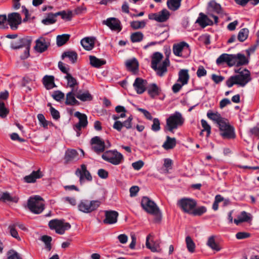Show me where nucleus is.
I'll use <instances>...</instances> for the list:
<instances>
[{"mask_svg":"<svg viewBox=\"0 0 259 259\" xmlns=\"http://www.w3.org/2000/svg\"><path fill=\"white\" fill-rule=\"evenodd\" d=\"M103 24H106L111 29L120 31L121 29L120 26V22L115 18H110L103 21Z\"/></svg>","mask_w":259,"mask_h":259,"instance_id":"412c9836","label":"nucleus"},{"mask_svg":"<svg viewBox=\"0 0 259 259\" xmlns=\"http://www.w3.org/2000/svg\"><path fill=\"white\" fill-rule=\"evenodd\" d=\"M70 37L69 34H64L59 35L57 36V45L59 47H61L66 43Z\"/></svg>","mask_w":259,"mask_h":259,"instance_id":"79ce46f5","label":"nucleus"},{"mask_svg":"<svg viewBox=\"0 0 259 259\" xmlns=\"http://www.w3.org/2000/svg\"><path fill=\"white\" fill-rule=\"evenodd\" d=\"M9 112V110L5 107V103L0 101V117L2 118L6 117Z\"/></svg>","mask_w":259,"mask_h":259,"instance_id":"603ef678","label":"nucleus"},{"mask_svg":"<svg viewBox=\"0 0 259 259\" xmlns=\"http://www.w3.org/2000/svg\"><path fill=\"white\" fill-rule=\"evenodd\" d=\"M151 237V234H149L147 236L146 238V247L151 250L152 252H157L159 251L160 249V243L158 242H152V244L149 242L150 237Z\"/></svg>","mask_w":259,"mask_h":259,"instance_id":"c756f323","label":"nucleus"},{"mask_svg":"<svg viewBox=\"0 0 259 259\" xmlns=\"http://www.w3.org/2000/svg\"><path fill=\"white\" fill-rule=\"evenodd\" d=\"M159 88L155 83L150 84L147 89L148 93L152 98H154L159 95Z\"/></svg>","mask_w":259,"mask_h":259,"instance_id":"4c0bfd02","label":"nucleus"},{"mask_svg":"<svg viewBox=\"0 0 259 259\" xmlns=\"http://www.w3.org/2000/svg\"><path fill=\"white\" fill-rule=\"evenodd\" d=\"M42 198L38 195L31 197L28 200V207L34 213L39 214L44 209L45 204L42 202Z\"/></svg>","mask_w":259,"mask_h":259,"instance_id":"0eeeda50","label":"nucleus"},{"mask_svg":"<svg viewBox=\"0 0 259 259\" xmlns=\"http://www.w3.org/2000/svg\"><path fill=\"white\" fill-rule=\"evenodd\" d=\"M1 199L4 202H17L18 198L17 197H12L10 193L8 192L3 193L1 195Z\"/></svg>","mask_w":259,"mask_h":259,"instance_id":"37998d69","label":"nucleus"},{"mask_svg":"<svg viewBox=\"0 0 259 259\" xmlns=\"http://www.w3.org/2000/svg\"><path fill=\"white\" fill-rule=\"evenodd\" d=\"M220 135L225 139H235L236 134L234 128L225 120L219 125Z\"/></svg>","mask_w":259,"mask_h":259,"instance_id":"1a4fd4ad","label":"nucleus"},{"mask_svg":"<svg viewBox=\"0 0 259 259\" xmlns=\"http://www.w3.org/2000/svg\"><path fill=\"white\" fill-rule=\"evenodd\" d=\"M166 4L168 9L175 11L180 7L181 2L179 0H167Z\"/></svg>","mask_w":259,"mask_h":259,"instance_id":"58836bf2","label":"nucleus"},{"mask_svg":"<svg viewBox=\"0 0 259 259\" xmlns=\"http://www.w3.org/2000/svg\"><path fill=\"white\" fill-rule=\"evenodd\" d=\"M105 218L103 223L105 224H113L117 222L118 213L115 210L105 211Z\"/></svg>","mask_w":259,"mask_h":259,"instance_id":"a211bd4d","label":"nucleus"},{"mask_svg":"<svg viewBox=\"0 0 259 259\" xmlns=\"http://www.w3.org/2000/svg\"><path fill=\"white\" fill-rule=\"evenodd\" d=\"M80 43L84 49L90 51L94 48V39L92 38L86 37L83 38Z\"/></svg>","mask_w":259,"mask_h":259,"instance_id":"2f4dec72","label":"nucleus"},{"mask_svg":"<svg viewBox=\"0 0 259 259\" xmlns=\"http://www.w3.org/2000/svg\"><path fill=\"white\" fill-rule=\"evenodd\" d=\"M125 65L127 69L134 73H136L139 68V63L136 58L127 60L125 62Z\"/></svg>","mask_w":259,"mask_h":259,"instance_id":"b1692460","label":"nucleus"},{"mask_svg":"<svg viewBox=\"0 0 259 259\" xmlns=\"http://www.w3.org/2000/svg\"><path fill=\"white\" fill-rule=\"evenodd\" d=\"M37 118L40 123L44 127H46L48 126V121L46 120L45 116L42 114H39L37 115Z\"/></svg>","mask_w":259,"mask_h":259,"instance_id":"774afa93","label":"nucleus"},{"mask_svg":"<svg viewBox=\"0 0 259 259\" xmlns=\"http://www.w3.org/2000/svg\"><path fill=\"white\" fill-rule=\"evenodd\" d=\"M49 226L51 229L55 230L56 232L59 234H63L66 230L71 228L69 223L57 219L50 221Z\"/></svg>","mask_w":259,"mask_h":259,"instance_id":"6e6552de","label":"nucleus"},{"mask_svg":"<svg viewBox=\"0 0 259 259\" xmlns=\"http://www.w3.org/2000/svg\"><path fill=\"white\" fill-rule=\"evenodd\" d=\"M41 240L45 243L46 248L48 249V250H50L51 249V237L47 235H44L41 237Z\"/></svg>","mask_w":259,"mask_h":259,"instance_id":"6e6d98bb","label":"nucleus"},{"mask_svg":"<svg viewBox=\"0 0 259 259\" xmlns=\"http://www.w3.org/2000/svg\"><path fill=\"white\" fill-rule=\"evenodd\" d=\"M50 112H51V115L52 116L53 118L54 119L57 120L59 118H60V113H59V111H57V110H56L52 106H51Z\"/></svg>","mask_w":259,"mask_h":259,"instance_id":"338daca9","label":"nucleus"},{"mask_svg":"<svg viewBox=\"0 0 259 259\" xmlns=\"http://www.w3.org/2000/svg\"><path fill=\"white\" fill-rule=\"evenodd\" d=\"M78 153L75 150L68 149L65 154L64 160L66 164L69 163L77 159Z\"/></svg>","mask_w":259,"mask_h":259,"instance_id":"5701e85b","label":"nucleus"},{"mask_svg":"<svg viewBox=\"0 0 259 259\" xmlns=\"http://www.w3.org/2000/svg\"><path fill=\"white\" fill-rule=\"evenodd\" d=\"M143 208L148 213L154 217V221L159 222L162 218V213L156 204L149 197L144 196L141 200Z\"/></svg>","mask_w":259,"mask_h":259,"instance_id":"7ed1b4c3","label":"nucleus"},{"mask_svg":"<svg viewBox=\"0 0 259 259\" xmlns=\"http://www.w3.org/2000/svg\"><path fill=\"white\" fill-rule=\"evenodd\" d=\"M184 119L181 113L176 112L171 114L167 119L165 128L169 132H173L174 129L183 125Z\"/></svg>","mask_w":259,"mask_h":259,"instance_id":"39448f33","label":"nucleus"},{"mask_svg":"<svg viewBox=\"0 0 259 259\" xmlns=\"http://www.w3.org/2000/svg\"><path fill=\"white\" fill-rule=\"evenodd\" d=\"M75 175L79 178V182L82 184L84 180L91 181L92 177L90 172L87 170L85 164H81L80 168H78L75 171Z\"/></svg>","mask_w":259,"mask_h":259,"instance_id":"dca6fc26","label":"nucleus"},{"mask_svg":"<svg viewBox=\"0 0 259 259\" xmlns=\"http://www.w3.org/2000/svg\"><path fill=\"white\" fill-rule=\"evenodd\" d=\"M11 235L17 239L18 240H21V238L18 235V233L16 229L15 225H11L9 226L8 228Z\"/></svg>","mask_w":259,"mask_h":259,"instance_id":"8fccbe9b","label":"nucleus"},{"mask_svg":"<svg viewBox=\"0 0 259 259\" xmlns=\"http://www.w3.org/2000/svg\"><path fill=\"white\" fill-rule=\"evenodd\" d=\"M189 79V75L188 73V70L181 69L179 72L178 82L182 83V85L187 84Z\"/></svg>","mask_w":259,"mask_h":259,"instance_id":"cd10ccee","label":"nucleus"},{"mask_svg":"<svg viewBox=\"0 0 259 259\" xmlns=\"http://www.w3.org/2000/svg\"><path fill=\"white\" fill-rule=\"evenodd\" d=\"M207 245L212 250L219 251L221 250V248L219 245L215 241V236H211L208 239Z\"/></svg>","mask_w":259,"mask_h":259,"instance_id":"e433bc0d","label":"nucleus"},{"mask_svg":"<svg viewBox=\"0 0 259 259\" xmlns=\"http://www.w3.org/2000/svg\"><path fill=\"white\" fill-rule=\"evenodd\" d=\"M144 35L141 32H136L131 35V39L133 42L141 41L143 38Z\"/></svg>","mask_w":259,"mask_h":259,"instance_id":"a18cd8bd","label":"nucleus"},{"mask_svg":"<svg viewBox=\"0 0 259 259\" xmlns=\"http://www.w3.org/2000/svg\"><path fill=\"white\" fill-rule=\"evenodd\" d=\"M102 158L113 165H118L123 160V155L117 150H108L102 155Z\"/></svg>","mask_w":259,"mask_h":259,"instance_id":"423d86ee","label":"nucleus"},{"mask_svg":"<svg viewBox=\"0 0 259 259\" xmlns=\"http://www.w3.org/2000/svg\"><path fill=\"white\" fill-rule=\"evenodd\" d=\"M235 72H238V74L231 76L226 81V85L229 88L232 87L234 84L243 87L251 80L250 73L248 70L245 69L241 71L238 70Z\"/></svg>","mask_w":259,"mask_h":259,"instance_id":"f03ea898","label":"nucleus"},{"mask_svg":"<svg viewBox=\"0 0 259 259\" xmlns=\"http://www.w3.org/2000/svg\"><path fill=\"white\" fill-rule=\"evenodd\" d=\"M133 119V118L132 115H130L128 117L127 120L124 121L123 122H122V125H123V126L125 127L127 129L131 128L132 127V121Z\"/></svg>","mask_w":259,"mask_h":259,"instance_id":"69168bd1","label":"nucleus"},{"mask_svg":"<svg viewBox=\"0 0 259 259\" xmlns=\"http://www.w3.org/2000/svg\"><path fill=\"white\" fill-rule=\"evenodd\" d=\"M31 45V40L29 41V45L27 44L25 45L24 47L25 48V50L24 51V54L21 56V58L22 59H25L27 58L29 56V50Z\"/></svg>","mask_w":259,"mask_h":259,"instance_id":"0e129e2a","label":"nucleus"},{"mask_svg":"<svg viewBox=\"0 0 259 259\" xmlns=\"http://www.w3.org/2000/svg\"><path fill=\"white\" fill-rule=\"evenodd\" d=\"M62 59L67 58L69 59L70 61L74 64L75 63L77 59V54L75 51H68L64 52L61 56Z\"/></svg>","mask_w":259,"mask_h":259,"instance_id":"473e14b6","label":"nucleus"},{"mask_svg":"<svg viewBox=\"0 0 259 259\" xmlns=\"http://www.w3.org/2000/svg\"><path fill=\"white\" fill-rule=\"evenodd\" d=\"M60 15L63 19L70 20L72 17V13L71 11L66 13L65 11L59 12L55 14V16Z\"/></svg>","mask_w":259,"mask_h":259,"instance_id":"864d4df0","label":"nucleus"},{"mask_svg":"<svg viewBox=\"0 0 259 259\" xmlns=\"http://www.w3.org/2000/svg\"><path fill=\"white\" fill-rule=\"evenodd\" d=\"M74 116L79 119V122L74 126V129L77 132V136H80L79 131L81 128L85 127L88 123L87 116L85 114L81 113L78 111H76L74 113Z\"/></svg>","mask_w":259,"mask_h":259,"instance_id":"ddd939ff","label":"nucleus"},{"mask_svg":"<svg viewBox=\"0 0 259 259\" xmlns=\"http://www.w3.org/2000/svg\"><path fill=\"white\" fill-rule=\"evenodd\" d=\"M207 116L210 119L216 122L218 125L225 120L220 114L218 112H213L211 110H209L207 113Z\"/></svg>","mask_w":259,"mask_h":259,"instance_id":"393cba45","label":"nucleus"},{"mask_svg":"<svg viewBox=\"0 0 259 259\" xmlns=\"http://www.w3.org/2000/svg\"><path fill=\"white\" fill-rule=\"evenodd\" d=\"M30 40L26 38H19L11 42V47L13 49H18L24 47L27 44L29 45Z\"/></svg>","mask_w":259,"mask_h":259,"instance_id":"4be33fe9","label":"nucleus"},{"mask_svg":"<svg viewBox=\"0 0 259 259\" xmlns=\"http://www.w3.org/2000/svg\"><path fill=\"white\" fill-rule=\"evenodd\" d=\"M176 145V140L175 138H171L169 136L166 137V140L162 145L165 150L174 148Z\"/></svg>","mask_w":259,"mask_h":259,"instance_id":"c9c22d12","label":"nucleus"},{"mask_svg":"<svg viewBox=\"0 0 259 259\" xmlns=\"http://www.w3.org/2000/svg\"><path fill=\"white\" fill-rule=\"evenodd\" d=\"M65 78L67 81V85L74 90L73 89L74 87L78 84L76 79L70 73H67V75H65Z\"/></svg>","mask_w":259,"mask_h":259,"instance_id":"a19ab883","label":"nucleus"},{"mask_svg":"<svg viewBox=\"0 0 259 259\" xmlns=\"http://www.w3.org/2000/svg\"><path fill=\"white\" fill-rule=\"evenodd\" d=\"M196 23L199 24L202 28H204L208 25L210 26L213 25L212 21L206 15H205L203 13H199V17Z\"/></svg>","mask_w":259,"mask_h":259,"instance_id":"aec40b11","label":"nucleus"},{"mask_svg":"<svg viewBox=\"0 0 259 259\" xmlns=\"http://www.w3.org/2000/svg\"><path fill=\"white\" fill-rule=\"evenodd\" d=\"M196 204V202L194 200L190 198H182L178 202V206L182 210L189 214L191 213Z\"/></svg>","mask_w":259,"mask_h":259,"instance_id":"9b49d317","label":"nucleus"},{"mask_svg":"<svg viewBox=\"0 0 259 259\" xmlns=\"http://www.w3.org/2000/svg\"><path fill=\"white\" fill-rule=\"evenodd\" d=\"M90 64L96 68H99L106 63V61L103 59H99L94 56L89 57Z\"/></svg>","mask_w":259,"mask_h":259,"instance_id":"72a5a7b5","label":"nucleus"},{"mask_svg":"<svg viewBox=\"0 0 259 259\" xmlns=\"http://www.w3.org/2000/svg\"><path fill=\"white\" fill-rule=\"evenodd\" d=\"M248 33L249 31L247 28L241 29L238 33V39L241 42L244 41L247 39Z\"/></svg>","mask_w":259,"mask_h":259,"instance_id":"c03bdc74","label":"nucleus"},{"mask_svg":"<svg viewBox=\"0 0 259 259\" xmlns=\"http://www.w3.org/2000/svg\"><path fill=\"white\" fill-rule=\"evenodd\" d=\"M169 11L164 9L157 13L149 14L148 18L150 20H155L158 22H164L169 19Z\"/></svg>","mask_w":259,"mask_h":259,"instance_id":"f8f14e48","label":"nucleus"},{"mask_svg":"<svg viewBox=\"0 0 259 259\" xmlns=\"http://www.w3.org/2000/svg\"><path fill=\"white\" fill-rule=\"evenodd\" d=\"M101 204L99 200H81L78 204L79 211L84 213H91L96 211Z\"/></svg>","mask_w":259,"mask_h":259,"instance_id":"20e7f679","label":"nucleus"},{"mask_svg":"<svg viewBox=\"0 0 259 259\" xmlns=\"http://www.w3.org/2000/svg\"><path fill=\"white\" fill-rule=\"evenodd\" d=\"M43 84L47 90H50L56 87L54 77L52 75H46L44 77Z\"/></svg>","mask_w":259,"mask_h":259,"instance_id":"bb28decb","label":"nucleus"},{"mask_svg":"<svg viewBox=\"0 0 259 259\" xmlns=\"http://www.w3.org/2000/svg\"><path fill=\"white\" fill-rule=\"evenodd\" d=\"M76 97L81 101H90L93 99V97L88 91L82 92L79 91L75 95Z\"/></svg>","mask_w":259,"mask_h":259,"instance_id":"7c9ffc66","label":"nucleus"},{"mask_svg":"<svg viewBox=\"0 0 259 259\" xmlns=\"http://www.w3.org/2000/svg\"><path fill=\"white\" fill-rule=\"evenodd\" d=\"M172 51L173 53L178 57H187L190 54L189 46L184 41L174 44Z\"/></svg>","mask_w":259,"mask_h":259,"instance_id":"9d476101","label":"nucleus"},{"mask_svg":"<svg viewBox=\"0 0 259 259\" xmlns=\"http://www.w3.org/2000/svg\"><path fill=\"white\" fill-rule=\"evenodd\" d=\"M75 95L74 93V90L66 94V98L65 101V104L67 105H74L78 104V101L75 99Z\"/></svg>","mask_w":259,"mask_h":259,"instance_id":"c85d7f7f","label":"nucleus"},{"mask_svg":"<svg viewBox=\"0 0 259 259\" xmlns=\"http://www.w3.org/2000/svg\"><path fill=\"white\" fill-rule=\"evenodd\" d=\"M237 59V66L243 65L247 64L248 61L246 57L242 54H238L236 55Z\"/></svg>","mask_w":259,"mask_h":259,"instance_id":"09e8293b","label":"nucleus"},{"mask_svg":"<svg viewBox=\"0 0 259 259\" xmlns=\"http://www.w3.org/2000/svg\"><path fill=\"white\" fill-rule=\"evenodd\" d=\"M160 123L159 119L155 118L153 120V124L151 126V129L154 132H157L160 130Z\"/></svg>","mask_w":259,"mask_h":259,"instance_id":"052dcab7","label":"nucleus"},{"mask_svg":"<svg viewBox=\"0 0 259 259\" xmlns=\"http://www.w3.org/2000/svg\"><path fill=\"white\" fill-rule=\"evenodd\" d=\"M92 149L97 153L99 154L105 149V144L104 141L99 137H93L91 140Z\"/></svg>","mask_w":259,"mask_h":259,"instance_id":"2eb2a0df","label":"nucleus"},{"mask_svg":"<svg viewBox=\"0 0 259 259\" xmlns=\"http://www.w3.org/2000/svg\"><path fill=\"white\" fill-rule=\"evenodd\" d=\"M64 94L60 91H55L52 97L57 101H61L64 98Z\"/></svg>","mask_w":259,"mask_h":259,"instance_id":"4d7b16f0","label":"nucleus"},{"mask_svg":"<svg viewBox=\"0 0 259 259\" xmlns=\"http://www.w3.org/2000/svg\"><path fill=\"white\" fill-rule=\"evenodd\" d=\"M147 83L146 80L138 77L135 79L133 86L136 92L141 94L146 91Z\"/></svg>","mask_w":259,"mask_h":259,"instance_id":"6ab92c4d","label":"nucleus"},{"mask_svg":"<svg viewBox=\"0 0 259 259\" xmlns=\"http://www.w3.org/2000/svg\"><path fill=\"white\" fill-rule=\"evenodd\" d=\"M228 58V54H223L220 56L217 59L216 63L218 65H221L225 62L227 64Z\"/></svg>","mask_w":259,"mask_h":259,"instance_id":"680f3d73","label":"nucleus"},{"mask_svg":"<svg viewBox=\"0 0 259 259\" xmlns=\"http://www.w3.org/2000/svg\"><path fill=\"white\" fill-rule=\"evenodd\" d=\"M206 211V208L204 206H200L197 208L195 207L193 209L192 212L191 214L194 215H201L202 214Z\"/></svg>","mask_w":259,"mask_h":259,"instance_id":"5fc2aeb1","label":"nucleus"},{"mask_svg":"<svg viewBox=\"0 0 259 259\" xmlns=\"http://www.w3.org/2000/svg\"><path fill=\"white\" fill-rule=\"evenodd\" d=\"M50 46V39L44 37H40L35 41V50L39 53L45 52Z\"/></svg>","mask_w":259,"mask_h":259,"instance_id":"f3484780","label":"nucleus"},{"mask_svg":"<svg viewBox=\"0 0 259 259\" xmlns=\"http://www.w3.org/2000/svg\"><path fill=\"white\" fill-rule=\"evenodd\" d=\"M201 125L203 127V130H202L200 134H202V132L204 131H206L207 132V137H208L211 133V127L208 124L207 121L204 119H202L201 120Z\"/></svg>","mask_w":259,"mask_h":259,"instance_id":"3c124183","label":"nucleus"},{"mask_svg":"<svg viewBox=\"0 0 259 259\" xmlns=\"http://www.w3.org/2000/svg\"><path fill=\"white\" fill-rule=\"evenodd\" d=\"M250 220V217L246 212L242 211L240 214H239L237 219H235L234 221V223L238 225L240 223L242 222H246Z\"/></svg>","mask_w":259,"mask_h":259,"instance_id":"f704fd0d","label":"nucleus"},{"mask_svg":"<svg viewBox=\"0 0 259 259\" xmlns=\"http://www.w3.org/2000/svg\"><path fill=\"white\" fill-rule=\"evenodd\" d=\"M209 7L218 14H223V11L220 4L214 1H211L209 3Z\"/></svg>","mask_w":259,"mask_h":259,"instance_id":"49530a36","label":"nucleus"},{"mask_svg":"<svg viewBox=\"0 0 259 259\" xmlns=\"http://www.w3.org/2000/svg\"><path fill=\"white\" fill-rule=\"evenodd\" d=\"M227 64L230 66H232L235 65H237V59L236 57V55L228 54Z\"/></svg>","mask_w":259,"mask_h":259,"instance_id":"e2e57ef3","label":"nucleus"},{"mask_svg":"<svg viewBox=\"0 0 259 259\" xmlns=\"http://www.w3.org/2000/svg\"><path fill=\"white\" fill-rule=\"evenodd\" d=\"M7 19L6 15H0V29H5L8 28Z\"/></svg>","mask_w":259,"mask_h":259,"instance_id":"bf43d9fd","label":"nucleus"},{"mask_svg":"<svg viewBox=\"0 0 259 259\" xmlns=\"http://www.w3.org/2000/svg\"><path fill=\"white\" fill-rule=\"evenodd\" d=\"M42 175L39 169L36 171H33L32 172L24 177V179L26 183H34L37 179L42 177Z\"/></svg>","mask_w":259,"mask_h":259,"instance_id":"a878e982","label":"nucleus"},{"mask_svg":"<svg viewBox=\"0 0 259 259\" xmlns=\"http://www.w3.org/2000/svg\"><path fill=\"white\" fill-rule=\"evenodd\" d=\"M163 57V55L158 52L153 53L151 57V67L156 71L157 74L159 76H163L164 74L167 72V67L169 66L170 64L168 58L169 56L167 55L164 60L163 61L161 65L158 66Z\"/></svg>","mask_w":259,"mask_h":259,"instance_id":"f257e3e1","label":"nucleus"},{"mask_svg":"<svg viewBox=\"0 0 259 259\" xmlns=\"http://www.w3.org/2000/svg\"><path fill=\"white\" fill-rule=\"evenodd\" d=\"M7 18V22L13 30L17 29L22 22L21 17L18 13H10L8 15Z\"/></svg>","mask_w":259,"mask_h":259,"instance_id":"4468645a","label":"nucleus"},{"mask_svg":"<svg viewBox=\"0 0 259 259\" xmlns=\"http://www.w3.org/2000/svg\"><path fill=\"white\" fill-rule=\"evenodd\" d=\"M186 243L188 250L190 253H193L195 250V244L191 238L188 236L186 237Z\"/></svg>","mask_w":259,"mask_h":259,"instance_id":"ea45409f","label":"nucleus"},{"mask_svg":"<svg viewBox=\"0 0 259 259\" xmlns=\"http://www.w3.org/2000/svg\"><path fill=\"white\" fill-rule=\"evenodd\" d=\"M55 16V14L49 15L48 18L42 20V23L45 25L53 24L56 22Z\"/></svg>","mask_w":259,"mask_h":259,"instance_id":"13d9d810","label":"nucleus"},{"mask_svg":"<svg viewBox=\"0 0 259 259\" xmlns=\"http://www.w3.org/2000/svg\"><path fill=\"white\" fill-rule=\"evenodd\" d=\"M146 25V22L143 21H133L131 22V26L134 29H138L144 28Z\"/></svg>","mask_w":259,"mask_h":259,"instance_id":"de8ad7c7","label":"nucleus"}]
</instances>
